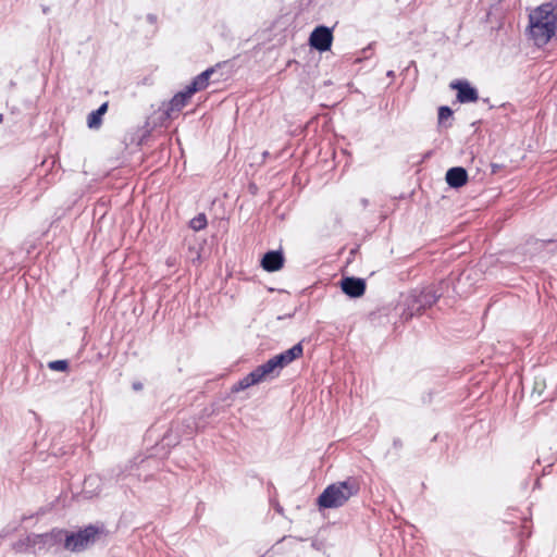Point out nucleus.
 I'll return each mask as SVG.
<instances>
[{
    "mask_svg": "<svg viewBox=\"0 0 557 557\" xmlns=\"http://www.w3.org/2000/svg\"><path fill=\"white\" fill-rule=\"evenodd\" d=\"M212 73L213 70L202 72L188 86H186L185 90L177 92L170 104H184V102L189 100L193 94L208 86L209 77Z\"/></svg>",
    "mask_w": 557,
    "mask_h": 557,
    "instance_id": "obj_7",
    "label": "nucleus"
},
{
    "mask_svg": "<svg viewBox=\"0 0 557 557\" xmlns=\"http://www.w3.org/2000/svg\"><path fill=\"white\" fill-rule=\"evenodd\" d=\"M450 88L457 90V100L459 102L478 101V91L467 81H455L450 83Z\"/></svg>",
    "mask_w": 557,
    "mask_h": 557,
    "instance_id": "obj_9",
    "label": "nucleus"
},
{
    "mask_svg": "<svg viewBox=\"0 0 557 557\" xmlns=\"http://www.w3.org/2000/svg\"><path fill=\"white\" fill-rule=\"evenodd\" d=\"M261 265L268 272L278 271L284 265L283 253L276 250L268 251L261 260Z\"/></svg>",
    "mask_w": 557,
    "mask_h": 557,
    "instance_id": "obj_11",
    "label": "nucleus"
},
{
    "mask_svg": "<svg viewBox=\"0 0 557 557\" xmlns=\"http://www.w3.org/2000/svg\"><path fill=\"white\" fill-rule=\"evenodd\" d=\"M133 389L134 391H141L143 389V384L140 382H134L133 383Z\"/></svg>",
    "mask_w": 557,
    "mask_h": 557,
    "instance_id": "obj_20",
    "label": "nucleus"
},
{
    "mask_svg": "<svg viewBox=\"0 0 557 557\" xmlns=\"http://www.w3.org/2000/svg\"><path fill=\"white\" fill-rule=\"evenodd\" d=\"M342 290L352 298L361 297L366 292V282L359 277H344L341 282Z\"/></svg>",
    "mask_w": 557,
    "mask_h": 557,
    "instance_id": "obj_10",
    "label": "nucleus"
},
{
    "mask_svg": "<svg viewBox=\"0 0 557 557\" xmlns=\"http://www.w3.org/2000/svg\"><path fill=\"white\" fill-rule=\"evenodd\" d=\"M194 231H201L207 226V216L205 213H199L189 223Z\"/></svg>",
    "mask_w": 557,
    "mask_h": 557,
    "instance_id": "obj_16",
    "label": "nucleus"
},
{
    "mask_svg": "<svg viewBox=\"0 0 557 557\" xmlns=\"http://www.w3.org/2000/svg\"><path fill=\"white\" fill-rule=\"evenodd\" d=\"M468 173L461 166H455L446 172V182L453 188H459L466 185Z\"/></svg>",
    "mask_w": 557,
    "mask_h": 557,
    "instance_id": "obj_13",
    "label": "nucleus"
},
{
    "mask_svg": "<svg viewBox=\"0 0 557 557\" xmlns=\"http://www.w3.org/2000/svg\"><path fill=\"white\" fill-rule=\"evenodd\" d=\"M65 534H69L65 530H52L48 534L38 535L40 539L45 540V542L53 541V542H60L62 540L65 541Z\"/></svg>",
    "mask_w": 557,
    "mask_h": 557,
    "instance_id": "obj_15",
    "label": "nucleus"
},
{
    "mask_svg": "<svg viewBox=\"0 0 557 557\" xmlns=\"http://www.w3.org/2000/svg\"><path fill=\"white\" fill-rule=\"evenodd\" d=\"M181 113V107H159L146 121V127L150 131L158 127H168L171 120L177 117Z\"/></svg>",
    "mask_w": 557,
    "mask_h": 557,
    "instance_id": "obj_6",
    "label": "nucleus"
},
{
    "mask_svg": "<svg viewBox=\"0 0 557 557\" xmlns=\"http://www.w3.org/2000/svg\"><path fill=\"white\" fill-rule=\"evenodd\" d=\"M393 445L396 448H400L403 446V443L400 440L397 438V440H394Z\"/></svg>",
    "mask_w": 557,
    "mask_h": 557,
    "instance_id": "obj_21",
    "label": "nucleus"
},
{
    "mask_svg": "<svg viewBox=\"0 0 557 557\" xmlns=\"http://www.w3.org/2000/svg\"><path fill=\"white\" fill-rule=\"evenodd\" d=\"M101 530L96 525H88L78 532L65 534L64 547L67 550L78 553L83 552L96 542Z\"/></svg>",
    "mask_w": 557,
    "mask_h": 557,
    "instance_id": "obj_5",
    "label": "nucleus"
},
{
    "mask_svg": "<svg viewBox=\"0 0 557 557\" xmlns=\"http://www.w3.org/2000/svg\"><path fill=\"white\" fill-rule=\"evenodd\" d=\"M304 348L301 343L294 345L292 348L274 356L275 362L280 366L281 369L285 368L294 360L300 358L302 356Z\"/></svg>",
    "mask_w": 557,
    "mask_h": 557,
    "instance_id": "obj_12",
    "label": "nucleus"
},
{
    "mask_svg": "<svg viewBox=\"0 0 557 557\" xmlns=\"http://www.w3.org/2000/svg\"><path fill=\"white\" fill-rule=\"evenodd\" d=\"M282 369L275 362V358L272 357L263 364L258 366L253 371L243 377L238 383L234 386V391H244L255 384L265 381L269 377H275L280 374Z\"/></svg>",
    "mask_w": 557,
    "mask_h": 557,
    "instance_id": "obj_4",
    "label": "nucleus"
},
{
    "mask_svg": "<svg viewBox=\"0 0 557 557\" xmlns=\"http://www.w3.org/2000/svg\"><path fill=\"white\" fill-rule=\"evenodd\" d=\"M557 29V5L547 2L529 15V36L539 47L546 45Z\"/></svg>",
    "mask_w": 557,
    "mask_h": 557,
    "instance_id": "obj_1",
    "label": "nucleus"
},
{
    "mask_svg": "<svg viewBox=\"0 0 557 557\" xmlns=\"http://www.w3.org/2000/svg\"><path fill=\"white\" fill-rule=\"evenodd\" d=\"M48 367L53 371H65L69 368V363L66 360H54L49 362Z\"/></svg>",
    "mask_w": 557,
    "mask_h": 557,
    "instance_id": "obj_17",
    "label": "nucleus"
},
{
    "mask_svg": "<svg viewBox=\"0 0 557 557\" xmlns=\"http://www.w3.org/2000/svg\"><path fill=\"white\" fill-rule=\"evenodd\" d=\"M453 114L450 107H440L438 110V123L443 124L447 119H449Z\"/></svg>",
    "mask_w": 557,
    "mask_h": 557,
    "instance_id": "obj_18",
    "label": "nucleus"
},
{
    "mask_svg": "<svg viewBox=\"0 0 557 557\" xmlns=\"http://www.w3.org/2000/svg\"><path fill=\"white\" fill-rule=\"evenodd\" d=\"M109 107H98L97 110L90 112L87 116V126L90 129H99L102 124V117L107 113Z\"/></svg>",
    "mask_w": 557,
    "mask_h": 557,
    "instance_id": "obj_14",
    "label": "nucleus"
},
{
    "mask_svg": "<svg viewBox=\"0 0 557 557\" xmlns=\"http://www.w3.org/2000/svg\"><path fill=\"white\" fill-rule=\"evenodd\" d=\"M440 297L441 294L437 293L434 286L411 290L404 299L405 309L401 315L408 320L431 307Z\"/></svg>",
    "mask_w": 557,
    "mask_h": 557,
    "instance_id": "obj_3",
    "label": "nucleus"
},
{
    "mask_svg": "<svg viewBox=\"0 0 557 557\" xmlns=\"http://www.w3.org/2000/svg\"><path fill=\"white\" fill-rule=\"evenodd\" d=\"M360 491L358 481L348 478L345 481L335 482L327 485L317 498V505L320 509H334L344 506L351 497Z\"/></svg>",
    "mask_w": 557,
    "mask_h": 557,
    "instance_id": "obj_2",
    "label": "nucleus"
},
{
    "mask_svg": "<svg viewBox=\"0 0 557 557\" xmlns=\"http://www.w3.org/2000/svg\"><path fill=\"white\" fill-rule=\"evenodd\" d=\"M332 41V30L325 26L314 28L309 38L310 46L321 52L330 50Z\"/></svg>",
    "mask_w": 557,
    "mask_h": 557,
    "instance_id": "obj_8",
    "label": "nucleus"
},
{
    "mask_svg": "<svg viewBox=\"0 0 557 557\" xmlns=\"http://www.w3.org/2000/svg\"><path fill=\"white\" fill-rule=\"evenodd\" d=\"M2 121H3V115L0 114V124L2 123Z\"/></svg>",
    "mask_w": 557,
    "mask_h": 557,
    "instance_id": "obj_22",
    "label": "nucleus"
},
{
    "mask_svg": "<svg viewBox=\"0 0 557 557\" xmlns=\"http://www.w3.org/2000/svg\"><path fill=\"white\" fill-rule=\"evenodd\" d=\"M553 242H554V239H548V240L531 239L530 243H532L536 246L535 249H542L545 247L546 244L553 243Z\"/></svg>",
    "mask_w": 557,
    "mask_h": 557,
    "instance_id": "obj_19",
    "label": "nucleus"
}]
</instances>
